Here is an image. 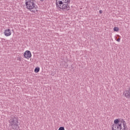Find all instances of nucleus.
<instances>
[{"label": "nucleus", "instance_id": "obj_1", "mask_svg": "<svg viewBox=\"0 0 130 130\" xmlns=\"http://www.w3.org/2000/svg\"><path fill=\"white\" fill-rule=\"evenodd\" d=\"M71 0H55V6L58 11L68 12L71 10Z\"/></svg>", "mask_w": 130, "mask_h": 130}, {"label": "nucleus", "instance_id": "obj_2", "mask_svg": "<svg viewBox=\"0 0 130 130\" xmlns=\"http://www.w3.org/2000/svg\"><path fill=\"white\" fill-rule=\"evenodd\" d=\"M112 130H125L126 129V122L123 120L116 119L114 123L111 126Z\"/></svg>", "mask_w": 130, "mask_h": 130}, {"label": "nucleus", "instance_id": "obj_3", "mask_svg": "<svg viewBox=\"0 0 130 130\" xmlns=\"http://www.w3.org/2000/svg\"><path fill=\"white\" fill-rule=\"evenodd\" d=\"M35 0H26L25 5L26 9L31 12V13H38V7L35 3Z\"/></svg>", "mask_w": 130, "mask_h": 130}, {"label": "nucleus", "instance_id": "obj_4", "mask_svg": "<svg viewBox=\"0 0 130 130\" xmlns=\"http://www.w3.org/2000/svg\"><path fill=\"white\" fill-rule=\"evenodd\" d=\"M10 123L13 128L16 129L19 125V120L17 118H14L11 121H10Z\"/></svg>", "mask_w": 130, "mask_h": 130}, {"label": "nucleus", "instance_id": "obj_5", "mask_svg": "<svg viewBox=\"0 0 130 130\" xmlns=\"http://www.w3.org/2000/svg\"><path fill=\"white\" fill-rule=\"evenodd\" d=\"M23 57L25 58V59H29L32 57V53H31V51L29 50L25 51L23 53Z\"/></svg>", "mask_w": 130, "mask_h": 130}, {"label": "nucleus", "instance_id": "obj_6", "mask_svg": "<svg viewBox=\"0 0 130 130\" xmlns=\"http://www.w3.org/2000/svg\"><path fill=\"white\" fill-rule=\"evenodd\" d=\"M4 34L6 37H9L12 35V31H11V29L8 28L4 30Z\"/></svg>", "mask_w": 130, "mask_h": 130}, {"label": "nucleus", "instance_id": "obj_7", "mask_svg": "<svg viewBox=\"0 0 130 130\" xmlns=\"http://www.w3.org/2000/svg\"><path fill=\"white\" fill-rule=\"evenodd\" d=\"M124 96L127 98L128 97H130V91H126L124 92Z\"/></svg>", "mask_w": 130, "mask_h": 130}, {"label": "nucleus", "instance_id": "obj_8", "mask_svg": "<svg viewBox=\"0 0 130 130\" xmlns=\"http://www.w3.org/2000/svg\"><path fill=\"white\" fill-rule=\"evenodd\" d=\"M35 73H37L40 72V68L39 67H36L34 70Z\"/></svg>", "mask_w": 130, "mask_h": 130}, {"label": "nucleus", "instance_id": "obj_9", "mask_svg": "<svg viewBox=\"0 0 130 130\" xmlns=\"http://www.w3.org/2000/svg\"><path fill=\"white\" fill-rule=\"evenodd\" d=\"M114 32H118L119 31V27L115 26L113 28Z\"/></svg>", "mask_w": 130, "mask_h": 130}, {"label": "nucleus", "instance_id": "obj_10", "mask_svg": "<svg viewBox=\"0 0 130 130\" xmlns=\"http://www.w3.org/2000/svg\"><path fill=\"white\" fill-rule=\"evenodd\" d=\"M58 130H64V127H60Z\"/></svg>", "mask_w": 130, "mask_h": 130}, {"label": "nucleus", "instance_id": "obj_11", "mask_svg": "<svg viewBox=\"0 0 130 130\" xmlns=\"http://www.w3.org/2000/svg\"><path fill=\"white\" fill-rule=\"evenodd\" d=\"M99 13L100 14H102V13H103V11L102 10H100Z\"/></svg>", "mask_w": 130, "mask_h": 130}, {"label": "nucleus", "instance_id": "obj_12", "mask_svg": "<svg viewBox=\"0 0 130 130\" xmlns=\"http://www.w3.org/2000/svg\"><path fill=\"white\" fill-rule=\"evenodd\" d=\"M117 41L118 42H120V38H118L117 40Z\"/></svg>", "mask_w": 130, "mask_h": 130}, {"label": "nucleus", "instance_id": "obj_13", "mask_svg": "<svg viewBox=\"0 0 130 130\" xmlns=\"http://www.w3.org/2000/svg\"><path fill=\"white\" fill-rule=\"evenodd\" d=\"M40 2H44V1H45V0H40Z\"/></svg>", "mask_w": 130, "mask_h": 130}, {"label": "nucleus", "instance_id": "obj_14", "mask_svg": "<svg viewBox=\"0 0 130 130\" xmlns=\"http://www.w3.org/2000/svg\"><path fill=\"white\" fill-rule=\"evenodd\" d=\"M0 1H3V0H0Z\"/></svg>", "mask_w": 130, "mask_h": 130}]
</instances>
